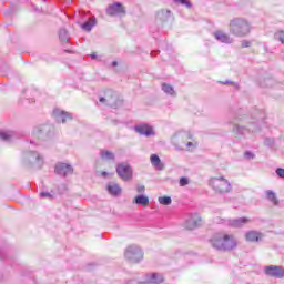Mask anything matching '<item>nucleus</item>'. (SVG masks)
Returning a JSON list of instances; mask_svg holds the SVG:
<instances>
[{
	"mask_svg": "<svg viewBox=\"0 0 284 284\" xmlns=\"http://www.w3.org/2000/svg\"><path fill=\"white\" fill-rule=\"evenodd\" d=\"M48 132H50V126L47 125L33 129L29 143L31 146H29V150L23 151L22 154L23 165H26V168H36L37 170L43 168V155L34 151V148L41 145V141H48V136H50Z\"/></svg>",
	"mask_w": 284,
	"mask_h": 284,
	"instance_id": "obj_1",
	"label": "nucleus"
},
{
	"mask_svg": "<svg viewBox=\"0 0 284 284\" xmlns=\"http://www.w3.org/2000/svg\"><path fill=\"white\" fill-rule=\"evenodd\" d=\"M211 245L219 252H231L239 245L234 235H214L211 240Z\"/></svg>",
	"mask_w": 284,
	"mask_h": 284,
	"instance_id": "obj_2",
	"label": "nucleus"
},
{
	"mask_svg": "<svg viewBox=\"0 0 284 284\" xmlns=\"http://www.w3.org/2000/svg\"><path fill=\"white\" fill-rule=\"evenodd\" d=\"M229 30L233 37H247L252 32V23L245 18H235L230 21Z\"/></svg>",
	"mask_w": 284,
	"mask_h": 284,
	"instance_id": "obj_3",
	"label": "nucleus"
},
{
	"mask_svg": "<svg viewBox=\"0 0 284 284\" xmlns=\"http://www.w3.org/2000/svg\"><path fill=\"white\" fill-rule=\"evenodd\" d=\"M210 185L220 194H227V192H232V184H230V181L223 176L211 179Z\"/></svg>",
	"mask_w": 284,
	"mask_h": 284,
	"instance_id": "obj_4",
	"label": "nucleus"
},
{
	"mask_svg": "<svg viewBox=\"0 0 284 284\" xmlns=\"http://www.w3.org/2000/svg\"><path fill=\"white\" fill-rule=\"evenodd\" d=\"M124 257L129 263H141L143 261V250L138 245H129L124 251Z\"/></svg>",
	"mask_w": 284,
	"mask_h": 284,
	"instance_id": "obj_5",
	"label": "nucleus"
},
{
	"mask_svg": "<svg viewBox=\"0 0 284 284\" xmlns=\"http://www.w3.org/2000/svg\"><path fill=\"white\" fill-rule=\"evenodd\" d=\"M116 174L122 181H132V166L128 163H120L116 165Z\"/></svg>",
	"mask_w": 284,
	"mask_h": 284,
	"instance_id": "obj_6",
	"label": "nucleus"
},
{
	"mask_svg": "<svg viewBox=\"0 0 284 284\" xmlns=\"http://www.w3.org/2000/svg\"><path fill=\"white\" fill-rule=\"evenodd\" d=\"M125 7L121 2H115L106 8L109 17H125Z\"/></svg>",
	"mask_w": 284,
	"mask_h": 284,
	"instance_id": "obj_7",
	"label": "nucleus"
},
{
	"mask_svg": "<svg viewBox=\"0 0 284 284\" xmlns=\"http://www.w3.org/2000/svg\"><path fill=\"white\" fill-rule=\"evenodd\" d=\"M54 172L58 176H70V174H74V168L70 164L59 162L55 164Z\"/></svg>",
	"mask_w": 284,
	"mask_h": 284,
	"instance_id": "obj_8",
	"label": "nucleus"
},
{
	"mask_svg": "<svg viewBox=\"0 0 284 284\" xmlns=\"http://www.w3.org/2000/svg\"><path fill=\"white\" fill-rule=\"evenodd\" d=\"M260 128L258 124L255 123L253 125H251V128H244V126H240V125H235L232 129V132L235 136H245V134H250V132H258Z\"/></svg>",
	"mask_w": 284,
	"mask_h": 284,
	"instance_id": "obj_9",
	"label": "nucleus"
},
{
	"mask_svg": "<svg viewBox=\"0 0 284 284\" xmlns=\"http://www.w3.org/2000/svg\"><path fill=\"white\" fill-rule=\"evenodd\" d=\"M264 272L266 276H272L273 278H283L284 268L282 266L268 265L265 266Z\"/></svg>",
	"mask_w": 284,
	"mask_h": 284,
	"instance_id": "obj_10",
	"label": "nucleus"
},
{
	"mask_svg": "<svg viewBox=\"0 0 284 284\" xmlns=\"http://www.w3.org/2000/svg\"><path fill=\"white\" fill-rule=\"evenodd\" d=\"M203 220L200 214H191L189 219L185 221L186 230H196V227L201 226Z\"/></svg>",
	"mask_w": 284,
	"mask_h": 284,
	"instance_id": "obj_11",
	"label": "nucleus"
},
{
	"mask_svg": "<svg viewBox=\"0 0 284 284\" xmlns=\"http://www.w3.org/2000/svg\"><path fill=\"white\" fill-rule=\"evenodd\" d=\"M105 99L106 105H110V108H119V105H121V101L119 100L116 92L112 91L111 89L105 91Z\"/></svg>",
	"mask_w": 284,
	"mask_h": 284,
	"instance_id": "obj_12",
	"label": "nucleus"
},
{
	"mask_svg": "<svg viewBox=\"0 0 284 284\" xmlns=\"http://www.w3.org/2000/svg\"><path fill=\"white\" fill-rule=\"evenodd\" d=\"M134 130L141 136H154V129L149 124H139L134 126Z\"/></svg>",
	"mask_w": 284,
	"mask_h": 284,
	"instance_id": "obj_13",
	"label": "nucleus"
},
{
	"mask_svg": "<svg viewBox=\"0 0 284 284\" xmlns=\"http://www.w3.org/2000/svg\"><path fill=\"white\" fill-rule=\"evenodd\" d=\"M224 225H229V227H243V225H247L250 223V219L247 217H237L234 220H223Z\"/></svg>",
	"mask_w": 284,
	"mask_h": 284,
	"instance_id": "obj_14",
	"label": "nucleus"
},
{
	"mask_svg": "<svg viewBox=\"0 0 284 284\" xmlns=\"http://www.w3.org/2000/svg\"><path fill=\"white\" fill-rule=\"evenodd\" d=\"M53 116L57 123H67V121H72V115L65 111L59 109L53 110Z\"/></svg>",
	"mask_w": 284,
	"mask_h": 284,
	"instance_id": "obj_15",
	"label": "nucleus"
},
{
	"mask_svg": "<svg viewBox=\"0 0 284 284\" xmlns=\"http://www.w3.org/2000/svg\"><path fill=\"white\" fill-rule=\"evenodd\" d=\"M145 281L148 284H161L163 283L164 277L161 273H146Z\"/></svg>",
	"mask_w": 284,
	"mask_h": 284,
	"instance_id": "obj_16",
	"label": "nucleus"
},
{
	"mask_svg": "<svg viewBox=\"0 0 284 284\" xmlns=\"http://www.w3.org/2000/svg\"><path fill=\"white\" fill-rule=\"evenodd\" d=\"M213 37L216 39V41H220V43H226L227 45L234 43V40L223 31H215Z\"/></svg>",
	"mask_w": 284,
	"mask_h": 284,
	"instance_id": "obj_17",
	"label": "nucleus"
},
{
	"mask_svg": "<svg viewBox=\"0 0 284 284\" xmlns=\"http://www.w3.org/2000/svg\"><path fill=\"white\" fill-rule=\"evenodd\" d=\"M106 190L111 196H121V192H123L118 183H109Z\"/></svg>",
	"mask_w": 284,
	"mask_h": 284,
	"instance_id": "obj_18",
	"label": "nucleus"
},
{
	"mask_svg": "<svg viewBox=\"0 0 284 284\" xmlns=\"http://www.w3.org/2000/svg\"><path fill=\"white\" fill-rule=\"evenodd\" d=\"M133 203H135V205H142L143 207H148V205H150V197L140 194L134 197Z\"/></svg>",
	"mask_w": 284,
	"mask_h": 284,
	"instance_id": "obj_19",
	"label": "nucleus"
},
{
	"mask_svg": "<svg viewBox=\"0 0 284 284\" xmlns=\"http://www.w3.org/2000/svg\"><path fill=\"white\" fill-rule=\"evenodd\" d=\"M245 239H246V241H250L251 243H256V242L261 241V233L257 231H248L245 234Z\"/></svg>",
	"mask_w": 284,
	"mask_h": 284,
	"instance_id": "obj_20",
	"label": "nucleus"
},
{
	"mask_svg": "<svg viewBox=\"0 0 284 284\" xmlns=\"http://www.w3.org/2000/svg\"><path fill=\"white\" fill-rule=\"evenodd\" d=\"M150 161L153 168H156V170H163V163L161 162V158H159V155L152 154Z\"/></svg>",
	"mask_w": 284,
	"mask_h": 284,
	"instance_id": "obj_21",
	"label": "nucleus"
},
{
	"mask_svg": "<svg viewBox=\"0 0 284 284\" xmlns=\"http://www.w3.org/2000/svg\"><path fill=\"white\" fill-rule=\"evenodd\" d=\"M156 17L160 21H169L170 17H172V11L162 9L158 12Z\"/></svg>",
	"mask_w": 284,
	"mask_h": 284,
	"instance_id": "obj_22",
	"label": "nucleus"
},
{
	"mask_svg": "<svg viewBox=\"0 0 284 284\" xmlns=\"http://www.w3.org/2000/svg\"><path fill=\"white\" fill-rule=\"evenodd\" d=\"M97 26V18H91L89 21L84 22L81 28L85 32H91L92 28Z\"/></svg>",
	"mask_w": 284,
	"mask_h": 284,
	"instance_id": "obj_23",
	"label": "nucleus"
},
{
	"mask_svg": "<svg viewBox=\"0 0 284 284\" xmlns=\"http://www.w3.org/2000/svg\"><path fill=\"white\" fill-rule=\"evenodd\" d=\"M162 91L170 97H176V91H174V87H172V84L162 83Z\"/></svg>",
	"mask_w": 284,
	"mask_h": 284,
	"instance_id": "obj_24",
	"label": "nucleus"
},
{
	"mask_svg": "<svg viewBox=\"0 0 284 284\" xmlns=\"http://www.w3.org/2000/svg\"><path fill=\"white\" fill-rule=\"evenodd\" d=\"M266 199L267 201L273 203V205H278V199L276 197V193H274V191L272 190L266 191Z\"/></svg>",
	"mask_w": 284,
	"mask_h": 284,
	"instance_id": "obj_25",
	"label": "nucleus"
},
{
	"mask_svg": "<svg viewBox=\"0 0 284 284\" xmlns=\"http://www.w3.org/2000/svg\"><path fill=\"white\" fill-rule=\"evenodd\" d=\"M12 136H14V132H12V131H1L0 132L1 141H12Z\"/></svg>",
	"mask_w": 284,
	"mask_h": 284,
	"instance_id": "obj_26",
	"label": "nucleus"
},
{
	"mask_svg": "<svg viewBox=\"0 0 284 284\" xmlns=\"http://www.w3.org/2000/svg\"><path fill=\"white\" fill-rule=\"evenodd\" d=\"M101 159L104 161H114V153L111 151H101Z\"/></svg>",
	"mask_w": 284,
	"mask_h": 284,
	"instance_id": "obj_27",
	"label": "nucleus"
},
{
	"mask_svg": "<svg viewBox=\"0 0 284 284\" xmlns=\"http://www.w3.org/2000/svg\"><path fill=\"white\" fill-rule=\"evenodd\" d=\"M59 39H60V41H61L62 43H68V39H69V37H68V30L61 29V30L59 31Z\"/></svg>",
	"mask_w": 284,
	"mask_h": 284,
	"instance_id": "obj_28",
	"label": "nucleus"
},
{
	"mask_svg": "<svg viewBox=\"0 0 284 284\" xmlns=\"http://www.w3.org/2000/svg\"><path fill=\"white\" fill-rule=\"evenodd\" d=\"M159 203L161 205H172V197H170V196H161V197H159Z\"/></svg>",
	"mask_w": 284,
	"mask_h": 284,
	"instance_id": "obj_29",
	"label": "nucleus"
},
{
	"mask_svg": "<svg viewBox=\"0 0 284 284\" xmlns=\"http://www.w3.org/2000/svg\"><path fill=\"white\" fill-rule=\"evenodd\" d=\"M174 3H181V6H185L186 8H192V3L187 0H173Z\"/></svg>",
	"mask_w": 284,
	"mask_h": 284,
	"instance_id": "obj_30",
	"label": "nucleus"
},
{
	"mask_svg": "<svg viewBox=\"0 0 284 284\" xmlns=\"http://www.w3.org/2000/svg\"><path fill=\"white\" fill-rule=\"evenodd\" d=\"M275 39H277V41H281L284 45V31H278L277 33H275Z\"/></svg>",
	"mask_w": 284,
	"mask_h": 284,
	"instance_id": "obj_31",
	"label": "nucleus"
},
{
	"mask_svg": "<svg viewBox=\"0 0 284 284\" xmlns=\"http://www.w3.org/2000/svg\"><path fill=\"white\" fill-rule=\"evenodd\" d=\"M190 184V180L187 178H181L180 179V186L185 187V185Z\"/></svg>",
	"mask_w": 284,
	"mask_h": 284,
	"instance_id": "obj_32",
	"label": "nucleus"
},
{
	"mask_svg": "<svg viewBox=\"0 0 284 284\" xmlns=\"http://www.w3.org/2000/svg\"><path fill=\"white\" fill-rule=\"evenodd\" d=\"M136 192H138V194H143L145 192V185L138 184L136 185Z\"/></svg>",
	"mask_w": 284,
	"mask_h": 284,
	"instance_id": "obj_33",
	"label": "nucleus"
},
{
	"mask_svg": "<svg viewBox=\"0 0 284 284\" xmlns=\"http://www.w3.org/2000/svg\"><path fill=\"white\" fill-rule=\"evenodd\" d=\"M244 156H245V159H247L248 161H252V159H254V153H252L251 151H246L245 153H244Z\"/></svg>",
	"mask_w": 284,
	"mask_h": 284,
	"instance_id": "obj_34",
	"label": "nucleus"
},
{
	"mask_svg": "<svg viewBox=\"0 0 284 284\" xmlns=\"http://www.w3.org/2000/svg\"><path fill=\"white\" fill-rule=\"evenodd\" d=\"M40 197L41 199H52V194H50L49 192H41Z\"/></svg>",
	"mask_w": 284,
	"mask_h": 284,
	"instance_id": "obj_35",
	"label": "nucleus"
},
{
	"mask_svg": "<svg viewBox=\"0 0 284 284\" xmlns=\"http://www.w3.org/2000/svg\"><path fill=\"white\" fill-rule=\"evenodd\" d=\"M275 172L280 179H284V169L278 168Z\"/></svg>",
	"mask_w": 284,
	"mask_h": 284,
	"instance_id": "obj_36",
	"label": "nucleus"
},
{
	"mask_svg": "<svg viewBox=\"0 0 284 284\" xmlns=\"http://www.w3.org/2000/svg\"><path fill=\"white\" fill-rule=\"evenodd\" d=\"M126 284H148L146 281L141 282V281H136V280H130Z\"/></svg>",
	"mask_w": 284,
	"mask_h": 284,
	"instance_id": "obj_37",
	"label": "nucleus"
},
{
	"mask_svg": "<svg viewBox=\"0 0 284 284\" xmlns=\"http://www.w3.org/2000/svg\"><path fill=\"white\" fill-rule=\"evenodd\" d=\"M250 45H252V43L250 41H247V40H244L242 42V48H250Z\"/></svg>",
	"mask_w": 284,
	"mask_h": 284,
	"instance_id": "obj_38",
	"label": "nucleus"
},
{
	"mask_svg": "<svg viewBox=\"0 0 284 284\" xmlns=\"http://www.w3.org/2000/svg\"><path fill=\"white\" fill-rule=\"evenodd\" d=\"M99 102H100V103H104L105 105H108V100H106L105 97H101V98L99 99Z\"/></svg>",
	"mask_w": 284,
	"mask_h": 284,
	"instance_id": "obj_39",
	"label": "nucleus"
},
{
	"mask_svg": "<svg viewBox=\"0 0 284 284\" xmlns=\"http://www.w3.org/2000/svg\"><path fill=\"white\" fill-rule=\"evenodd\" d=\"M186 148H187V149H190V148H194V143H192V142H187V143H186Z\"/></svg>",
	"mask_w": 284,
	"mask_h": 284,
	"instance_id": "obj_40",
	"label": "nucleus"
},
{
	"mask_svg": "<svg viewBox=\"0 0 284 284\" xmlns=\"http://www.w3.org/2000/svg\"><path fill=\"white\" fill-rule=\"evenodd\" d=\"M90 59H92V60L97 59V53H91Z\"/></svg>",
	"mask_w": 284,
	"mask_h": 284,
	"instance_id": "obj_41",
	"label": "nucleus"
},
{
	"mask_svg": "<svg viewBox=\"0 0 284 284\" xmlns=\"http://www.w3.org/2000/svg\"><path fill=\"white\" fill-rule=\"evenodd\" d=\"M224 85H227V84H232V83H234V82H232V81H225V82H222Z\"/></svg>",
	"mask_w": 284,
	"mask_h": 284,
	"instance_id": "obj_42",
	"label": "nucleus"
},
{
	"mask_svg": "<svg viewBox=\"0 0 284 284\" xmlns=\"http://www.w3.org/2000/svg\"><path fill=\"white\" fill-rule=\"evenodd\" d=\"M112 65H113V68H116V65H119V62L113 61V62H112Z\"/></svg>",
	"mask_w": 284,
	"mask_h": 284,
	"instance_id": "obj_43",
	"label": "nucleus"
},
{
	"mask_svg": "<svg viewBox=\"0 0 284 284\" xmlns=\"http://www.w3.org/2000/svg\"><path fill=\"white\" fill-rule=\"evenodd\" d=\"M102 176H108V172H102Z\"/></svg>",
	"mask_w": 284,
	"mask_h": 284,
	"instance_id": "obj_44",
	"label": "nucleus"
},
{
	"mask_svg": "<svg viewBox=\"0 0 284 284\" xmlns=\"http://www.w3.org/2000/svg\"><path fill=\"white\" fill-rule=\"evenodd\" d=\"M267 141H270L268 139L265 140V145H270V143H267Z\"/></svg>",
	"mask_w": 284,
	"mask_h": 284,
	"instance_id": "obj_45",
	"label": "nucleus"
},
{
	"mask_svg": "<svg viewBox=\"0 0 284 284\" xmlns=\"http://www.w3.org/2000/svg\"><path fill=\"white\" fill-rule=\"evenodd\" d=\"M34 10H36V12H39V9H38V8H36Z\"/></svg>",
	"mask_w": 284,
	"mask_h": 284,
	"instance_id": "obj_46",
	"label": "nucleus"
}]
</instances>
